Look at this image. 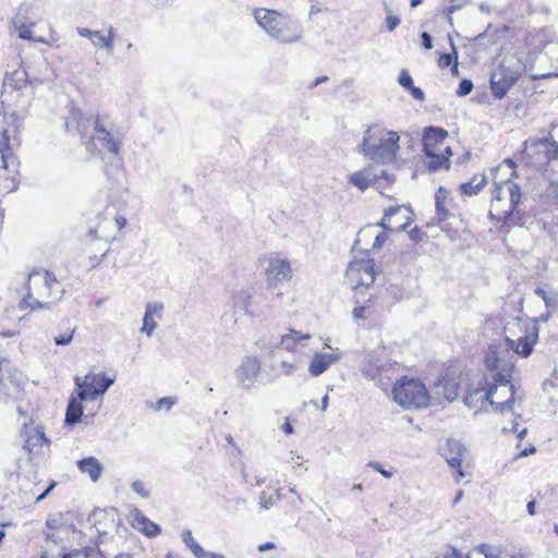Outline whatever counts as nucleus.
Returning <instances> with one entry per match:
<instances>
[{
  "label": "nucleus",
  "mask_w": 558,
  "mask_h": 558,
  "mask_svg": "<svg viewBox=\"0 0 558 558\" xmlns=\"http://www.w3.org/2000/svg\"><path fill=\"white\" fill-rule=\"evenodd\" d=\"M21 120L16 112H0V191L10 193L16 190L15 175L20 162L14 154L21 145Z\"/></svg>",
  "instance_id": "nucleus-1"
},
{
  "label": "nucleus",
  "mask_w": 558,
  "mask_h": 558,
  "mask_svg": "<svg viewBox=\"0 0 558 558\" xmlns=\"http://www.w3.org/2000/svg\"><path fill=\"white\" fill-rule=\"evenodd\" d=\"M75 391L71 395L65 411L64 422L74 425L82 421L83 402L96 401L102 397L114 378L108 377L105 373L89 372L85 376H75Z\"/></svg>",
  "instance_id": "nucleus-2"
},
{
  "label": "nucleus",
  "mask_w": 558,
  "mask_h": 558,
  "mask_svg": "<svg viewBox=\"0 0 558 558\" xmlns=\"http://www.w3.org/2000/svg\"><path fill=\"white\" fill-rule=\"evenodd\" d=\"M486 365L489 369V390L495 389L490 405L501 414L511 411L514 402V386L511 384L513 364L501 360L495 350L489 349Z\"/></svg>",
  "instance_id": "nucleus-3"
},
{
  "label": "nucleus",
  "mask_w": 558,
  "mask_h": 558,
  "mask_svg": "<svg viewBox=\"0 0 558 558\" xmlns=\"http://www.w3.org/2000/svg\"><path fill=\"white\" fill-rule=\"evenodd\" d=\"M464 376L457 368H448L445 374L439 369V376L436 380L425 377L426 384L421 381V409L441 404L442 402L454 401L465 384Z\"/></svg>",
  "instance_id": "nucleus-4"
},
{
  "label": "nucleus",
  "mask_w": 558,
  "mask_h": 558,
  "mask_svg": "<svg viewBox=\"0 0 558 558\" xmlns=\"http://www.w3.org/2000/svg\"><path fill=\"white\" fill-rule=\"evenodd\" d=\"M400 136L395 131L379 128H367L364 132L360 153L377 165H390L399 150Z\"/></svg>",
  "instance_id": "nucleus-5"
},
{
  "label": "nucleus",
  "mask_w": 558,
  "mask_h": 558,
  "mask_svg": "<svg viewBox=\"0 0 558 558\" xmlns=\"http://www.w3.org/2000/svg\"><path fill=\"white\" fill-rule=\"evenodd\" d=\"M254 19L271 38L281 43H294L302 37L298 23L288 13L258 8L254 10Z\"/></svg>",
  "instance_id": "nucleus-6"
},
{
  "label": "nucleus",
  "mask_w": 558,
  "mask_h": 558,
  "mask_svg": "<svg viewBox=\"0 0 558 558\" xmlns=\"http://www.w3.org/2000/svg\"><path fill=\"white\" fill-rule=\"evenodd\" d=\"M39 272L34 271L29 274L28 281H35V278ZM58 281L56 276L51 271H45L43 279L40 280L39 288L35 291L37 298H34L31 283L28 284L27 294L20 302V310L35 311L38 308H50L51 304L61 300L64 291L63 289H56Z\"/></svg>",
  "instance_id": "nucleus-7"
},
{
  "label": "nucleus",
  "mask_w": 558,
  "mask_h": 558,
  "mask_svg": "<svg viewBox=\"0 0 558 558\" xmlns=\"http://www.w3.org/2000/svg\"><path fill=\"white\" fill-rule=\"evenodd\" d=\"M521 187L511 180L494 182L489 216L496 221H505L517 209L521 201Z\"/></svg>",
  "instance_id": "nucleus-8"
},
{
  "label": "nucleus",
  "mask_w": 558,
  "mask_h": 558,
  "mask_svg": "<svg viewBox=\"0 0 558 558\" xmlns=\"http://www.w3.org/2000/svg\"><path fill=\"white\" fill-rule=\"evenodd\" d=\"M447 136L448 132L442 128L430 126L424 130L421 142L426 157L429 158L426 165L429 171L449 169V157L452 153L446 143Z\"/></svg>",
  "instance_id": "nucleus-9"
},
{
  "label": "nucleus",
  "mask_w": 558,
  "mask_h": 558,
  "mask_svg": "<svg viewBox=\"0 0 558 558\" xmlns=\"http://www.w3.org/2000/svg\"><path fill=\"white\" fill-rule=\"evenodd\" d=\"M40 83L37 80H28V74L23 69H17L12 72H7L2 92H1V104L10 108L15 104L20 109L24 110L32 97L33 92L25 93L33 84Z\"/></svg>",
  "instance_id": "nucleus-10"
},
{
  "label": "nucleus",
  "mask_w": 558,
  "mask_h": 558,
  "mask_svg": "<svg viewBox=\"0 0 558 558\" xmlns=\"http://www.w3.org/2000/svg\"><path fill=\"white\" fill-rule=\"evenodd\" d=\"M524 71L522 62L515 58L506 60L492 73L490 88L495 98L501 99Z\"/></svg>",
  "instance_id": "nucleus-11"
},
{
  "label": "nucleus",
  "mask_w": 558,
  "mask_h": 558,
  "mask_svg": "<svg viewBox=\"0 0 558 558\" xmlns=\"http://www.w3.org/2000/svg\"><path fill=\"white\" fill-rule=\"evenodd\" d=\"M377 271L374 259H354L347 268L345 280L353 290L363 292L374 283Z\"/></svg>",
  "instance_id": "nucleus-12"
},
{
  "label": "nucleus",
  "mask_w": 558,
  "mask_h": 558,
  "mask_svg": "<svg viewBox=\"0 0 558 558\" xmlns=\"http://www.w3.org/2000/svg\"><path fill=\"white\" fill-rule=\"evenodd\" d=\"M441 451L447 463L453 470V478L457 483L471 475L468 461L469 451L460 440L448 438Z\"/></svg>",
  "instance_id": "nucleus-13"
},
{
  "label": "nucleus",
  "mask_w": 558,
  "mask_h": 558,
  "mask_svg": "<svg viewBox=\"0 0 558 558\" xmlns=\"http://www.w3.org/2000/svg\"><path fill=\"white\" fill-rule=\"evenodd\" d=\"M264 266L265 280L268 288L276 289L292 279L293 270L289 259L279 254H270Z\"/></svg>",
  "instance_id": "nucleus-14"
},
{
  "label": "nucleus",
  "mask_w": 558,
  "mask_h": 558,
  "mask_svg": "<svg viewBox=\"0 0 558 558\" xmlns=\"http://www.w3.org/2000/svg\"><path fill=\"white\" fill-rule=\"evenodd\" d=\"M262 369V362L257 356L246 355L234 368L233 376L236 385L243 390H251L257 381Z\"/></svg>",
  "instance_id": "nucleus-15"
},
{
  "label": "nucleus",
  "mask_w": 558,
  "mask_h": 558,
  "mask_svg": "<svg viewBox=\"0 0 558 558\" xmlns=\"http://www.w3.org/2000/svg\"><path fill=\"white\" fill-rule=\"evenodd\" d=\"M494 393L495 389L489 390V377L486 375L481 377L475 385L466 387L463 402L469 409H482L486 402H493Z\"/></svg>",
  "instance_id": "nucleus-16"
},
{
  "label": "nucleus",
  "mask_w": 558,
  "mask_h": 558,
  "mask_svg": "<svg viewBox=\"0 0 558 558\" xmlns=\"http://www.w3.org/2000/svg\"><path fill=\"white\" fill-rule=\"evenodd\" d=\"M380 179H384L387 182L393 181L386 170L376 172L374 167L368 166L360 171L351 173L349 175V183L361 192H365L369 186L381 189L383 185L380 183Z\"/></svg>",
  "instance_id": "nucleus-17"
},
{
  "label": "nucleus",
  "mask_w": 558,
  "mask_h": 558,
  "mask_svg": "<svg viewBox=\"0 0 558 558\" xmlns=\"http://www.w3.org/2000/svg\"><path fill=\"white\" fill-rule=\"evenodd\" d=\"M393 400L404 409L418 408V379L402 378L392 389Z\"/></svg>",
  "instance_id": "nucleus-18"
},
{
  "label": "nucleus",
  "mask_w": 558,
  "mask_h": 558,
  "mask_svg": "<svg viewBox=\"0 0 558 558\" xmlns=\"http://www.w3.org/2000/svg\"><path fill=\"white\" fill-rule=\"evenodd\" d=\"M99 117L84 113L81 110H72L65 120V128L70 133H77L82 138L86 137L90 130L95 131V124L99 123Z\"/></svg>",
  "instance_id": "nucleus-19"
},
{
  "label": "nucleus",
  "mask_w": 558,
  "mask_h": 558,
  "mask_svg": "<svg viewBox=\"0 0 558 558\" xmlns=\"http://www.w3.org/2000/svg\"><path fill=\"white\" fill-rule=\"evenodd\" d=\"M538 338V329L535 324L525 328V335L513 340L509 337L506 338L507 350H512L514 353L529 356L532 353L533 347Z\"/></svg>",
  "instance_id": "nucleus-20"
},
{
  "label": "nucleus",
  "mask_w": 558,
  "mask_h": 558,
  "mask_svg": "<svg viewBox=\"0 0 558 558\" xmlns=\"http://www.w3.org/2000/svg\"><path fill=\"white\" fill-rule=\"evenodd\" d=\"M411 214L405 206H391L385 210L380 226L388 230H402L409 225Z\"/></svg>",
  "instance_id": "nucleus-21"
},
{
  "label": "nucleus",
  "mask_w": 558,
  "mask_h": 558,
  "mask_svg": "<svg viewBox=\"0 0 558 558\" xmlns=\"http://www.w3.org/2000/svg\"><path fill=\"white\" fill-rule=\"evenodd\" d=\"M92 140L93 142L100 144L102 149H107L112 155H118L120 150V135L108 131L101 122L95 124V131Z\"/></svg>",
  "instance_id": "nucleus-22"
},
{
  "label": "nucleus",
  "mask_w": 558,
  "mask_h": 558,
  "mask_svg": "<svg viewBox=\"0 0 558 558\" xmlns=\"http://www.w3.org/2000/svg\"><path fill=\"white\" fill-rule=\"evenodd\" d=\"M341 353L339 349L329 353H317L313 356L308 365V372L312 376H319L326 372L331 364L340 360Z\"/></svg>",
  "instance_id": "nucleus-23"
},
{
  "label": "nucleus",
  "mask_w": 558,
  "mask_h": 558,
  "mask_svg": "<svg viewBox=\"0 0 558 558\" xmlns=\"http://www.w3.org/2000/svg\"><path fill=\"white\" fill-rule=\"evenodd\" d=\"M162 310L163 305L159 302H150L146 304L142 331L146 332L148 337H150L156 329L157 322L155 320V317L160 319Z\"/></svg>",
  "instance_id": "nucleus-24"
},
{
  "label": "nucleus",
  "mask_w": 558,
  "mask_h": 558,
  "mask_svg": "<svg viewBox=\"0 0 558 558\" xmlns=\"http://www.w3.org/2000/svg\"><path fill=\"white\" fill-rule=\"evenodd\" d=\"M181 537L195 558H225L221 554L205 550L193 537L192 531L189 529L182 531Z\"/></svg>",
  "instance_id": "nucleus-25"
},
{
  "label": "nucleus",
  "mask_w": 558,
  "mask_h": 558,
  "mask_svg": "<svg viewBox=\"0 0 558 558\" xmlns=\"http://www.w3.org/2000/svg\"><path fill=\"white\" fill-rule=\"evenodd\" d=\"M450 193L447 189L439 186L435 194L436 218L438 222L447 220L449 216L448 205L450 204Z\"/></svg>",
  "instance_id": "nucleus-26"
},
{
  "label": "nucleus",
  "mask_w": 558,
  "mask_h": 558,
  "mask_svg": "<svg viewBox=\"0 0 558 558\" xmlns=\"http://www.w3.org/2000/svg\"><path fill=\"white\" fill-rule=\"evenodd\" d=\"M76 465L82 473L88 474L93 482H97L102 472V465L95 457L78 460Z\"/></svg>",
  "instance_id": "nucleus-27"
},
{
  "label": "nucleus",
  "mask_w": 558,
  "mask_h": 558,
  "mask_svg": "<svg viewBox=\"0 0 558 558\" xmlns=\"http://www.w3.org/2000/svg\"><path fill=\"white\" fill-rule=\"evenodd\" d=\"M378 227H381L380 222L376 225H369L361 229L359 232L360 238H374V242L372 245L373 248H380L388 239V235L385 231L377 230ZM361 239H359L356 243H359Z\"/></svg>",
  "instance_id": "nucleus-28"
},
{
  "label": "nucleus",
  "mask_w": 558,
  "mask_h": 558,
  "mask_svg": "<svg viewBox=\"0 0 558 558\" xmlns=\"http://www.w3.org/2000/svg\"><path fill=\"white\" fill-rule=\"evenodd\" d=\"M92 44L95 47L106 49L108 53H111L113 50V29L110 27L105 34L102 31H96L94 36L92 37Z\"/></svg>",
  "instance_id": "nucleus-29"
},
{
  "label": "nucleus",
  "mask_w": 558,
  "mask_h": 558,
  "mask_svg": "<svg viewBox=\"0 0 558 558\" xmlns=\"http://www.w3.org/2000/svg\"><path fill=\"white\" fill-rule=\"evenodd\" d=\"M538 151L546 155L549 159V162L556 166L555 160L558 159V144L554 141H549L548 138L538 140L535 143Z\"/></svg>",
  "instance_id": "nucleus-30"
},
{
  "label": "nucleus",
  "mask_w": 558,
  "mask_h": 558,
  "mask_svg": "<svg viewBox=\"0 0 558 558\" xmlns=\"http://www.w3.org/2000/svg\"><path fill=\"white\" fill-rule=\"evenodd\" d=\"M234 305L243 308L248 316H254L253 311L251 310L252 303V294L246 290H241L234 293L233 295Z\"/></svg>",
  "instance_id": "nucleus-31"
},
{
  "label": "nucleus",
  "mask_w": 558,
  "mask_h": 558,
  "mask_svg": "<svg viewBox=\"0 0 558 558\" xmlns=\"http://www.w3.org/2000/svg\"><path fill=\"white\" fill-rule=\"evenodd\" d=\"M310 335H301L296 330H291L290 333L283 335L281 337V347L288 351H292L295 349L296 344L304 339H310Z\"/></svg>",
  "instance_id": "nucleus-32"
},
{
  "label": "nucleus",
  "mask_w": 558,
  "mask_h": 558,
  "mask_svg": "<svg viewBox=\"0 0 558 558\" xmlns=\"http://www.w3.org/2000/svg\"><path fill=\"white\" fill-rule=\"evenodd\" d=\"M46 442L47 438L45 437V433L36 428L34 429V434L25 439L23 448L31 453L36 446L41 447Z\"/></svg>",
  "instance_id": "nucleus-33"
},
{
  "label": "nucleus",
  "mask_w": 558,
  "mask_h": 558,
  "mask_svg": "<svg viewBox=\"0 0 558 558\" xmlns=\"http://www.w3.org/2000/svg\"><path fill=\"white\" fill-rule=\"evenodd\" d=\"M485 184V177H481L480 179L477 177H474L470 182L462 183L460 187L465 195L471 196L477 194Z\"/></svg>",
  "instance_id": "nucleus-34"
},
{
  "label": "nucleus",
  "mask_w": 558,
  "mask_h": 558,
  "mask_svg": "<svg viewBox=\"0 0 558 558\" xmlns=\"http://www.w3.org/2000/svg\"><path fill=\"white\" fill-rule=\"evenodd\" d=\"M398 82L403 88L410 90L415 99H418V87L414 86L413 80L407 70L400 72Z\"/></svg>",
  "instance_id": "nucleus-35"
},
{
  "label": "nucleus",
  "mask_w": 558,
  "mask_h": 558,
  "mask_svg": "<svg viewBox=\"0 0 558 558\" xmlns=\"http://www.w3.org/2000/svg\"><path fill=\"white\" fill-rule=\"evenodd\" d=\"M401 262L405 265H409L408 271H411V268H415L416 262V251L415 250H403L401 253Z\"/></svg>",
  "instance_id": "nucleus-36"
},
{
  "label": "nucleus",
  "mask_w": 558,
  "mask_h": 558,
  "mask_svg": "<svg viewBox=\"0 0 558 558\" xmlns=\"http://www.w3.org/2000/svg\"><path fill=\"white\" fill-rule=\"evenodd\" d=\"M545 305L553 313L558 311V291L550 289V293L545 298Z\"/></svg>",
  "instance_id": "nucleus-37"
},
{
  "label": "nucleus",
  "mask_w": 558,
  "mask_h": 558,
  "mask_svg": "<svg viewBox=\"0 0 558 558\" xmlns=\"http://www.w3.org/2000/svg\"><path fill=\"white\" fill-rule=\"evenodd\" d=\"M32 26H33V24L32 25H25V24L21 25L17 28L19 37L22 39H25V40H36L39 43H44L43 38H38V39L33 38Z\"/></svg>",
  "instance_id": "nucleus-38"
},
{
  "label": "nucleus",
  "mask_w": 558,
  "mask_h": 558,
  "mask_svg": "<svg viewBox=\"0 0 558 558\" xmlns=\"http://www.w3.org/2000/svg\"><path fill=\"white\" fill-rule=\"evenodd\" d=\"M143 522L145 524V527L143 529L144 533L148 536H156L160 533V527L158 524L149 521L146 518H143Z\"/></svg>",
  "instance_id": "nucleus-39"
},
{
  "label": "nucleus",
  "mask_w": 558,
  "mask_h": 558,
  "mask_svg": "<svg viewBox=\"0 0 558 558\" xmlns=\"http://www.w3.org/2000/svg\"><path fill=\"white\" fill-rule=\"evenodd\" d=\"M473 89V83L470 80H462L459 84V87L457 89V95L460 97H464L469 95Z\"/></svg>",
  "instance_id": "nucleus-40"
},
{
  "label": "nucleus",
  "mask_w": 558,
  "mask_h": 558,
  "mask_svg": "<svg viewBox=\"0 0 558 558\" xmlns=\"http://www.w3.org/2000/svg\"><path fill=\"white\" fill-rule=\"evenodd\" d=\"M174 405V401L169 397L160 398L154 405L155 411L167 410L169 411Z\"/></svg>",
  "instance_id": "nucleus-41"
},
{
  "label": "nucleus",
  "mask_w": 558,
  "mask_h": 558,
  "mask_svg": "<svg viewBox=\"0 0 558 558\" xmlns=\"http://www.w3.org/2000/svg\"><path fill=\"white\" fill-rule=\"evenodd\" d=\"M63 525V518L61 513L49 515L47 519V526L49 529H60Z\"/></svg>",
  "instance_id": "nucleus-42"
},
{
  "label": "nucleus",
  "mask_w": 558,
  "mask_h": 558,
  "mask_svg": "<svg viewBox=\"0 0 558 558\" xmlns=\"http://www.w3.org/2000/svg\"><path fill=\"white\" fill-rule=\"evenodd\" d=\"M131 487L133 489V492L135 494H137L138 496H141L142 498H148L149 496V493L148 490L145 489L144 487V483L141 482V481H134L132 484H131Z\"/></svg>",
  "instance_id": "nucleus-43"
},
{
  "label": "nucleus",
  "mask_w": 558,
  "mask_h": 558,
  "mask_svg": "<svg viewBox=\"0 0 558 558\" xmlns=\"http://www.w3.org/2000/svg\"><path fill=\"white\" fill-rule=\"evenodd\" d=\"M367 466L372 468L373 470L379 472L383 476L386 478H390L393 475V471H387L383 468V465L379 462L371 461L368 462Z\"/></svg>",
  "instance_id": "nucleus-44"
},
{
  "label": "nucleus",
  "mask_w": 558,
  "mask_h": 558,
  "mask_svg": "<svg viewBox=\"0 0 558 558\" xmlns=\"http://www.w3.org/2000/svg\"><path fill=\"white\" fill-rule=\"evenodd\" d=\"M90 551L86 548L84 549H75L68 554H64L65 558H89Z\"/></svg>",
  "instance_id": "nucleus-45"
},
{
  "label": "nucleus",
  "mask_w": 558,
  "mask_h": 558,
  "mask_svg": "<svg viewBox=\"0 0 558 558\" xmlns=\"http://www.w3.org/2000/svg\"><path fill=\"white\" fill-rule=\"evenodd\" d=\"M260 509H269L274 505V498L267 496L266 493H262L258 501Z\"/></svg>",
  "instance_id": "nucleus-46"
},
{
  "label": "nucleus",
  "mask_w": 558,
  "mask_h": 558,
  "mask_svg": "<svg viewBox=\"0 0 558 558\" xmlns=\"http://www.w3.org/2000/svg\"><path fill=\"white\" fill-rule=\"evenodd\" d=\"M73 333H74V330H72L70 333L59 335L58 337L54 338V343L57 345L69 344L73 339Z\"/></svg>",
  "instance_id": "nucleus-47"
},
{
  "label": "nucleus",
  "mask_w": 558,
  "mask_h": 558,
  "mask_svg": "<svg viewBox=\"0 0 558 558\" xmlns=\"http://www.w3.org/2000/svg\"><path fill=\"white\" fill-rule=\"evenodd\" d=\"M438 66L445 69L452 63V54L451 53H439L437 60Z\"/></svg>",
  "instance_id": "nucleus-48"
},
{
  "label": "nucleus",
  "mask_w": 558,
  "mask_h": 558,
  "mask_svg": "<svg viewBox=\"0 0 558 558\" xmlns=\"http://www.w3.org/2000/svg\"><path fill=\"white\" fill-rule=\"evenodd\" d=\"M437 558H471V554L468 556H463L460 551H458L456 548H448L445 554H442L440 557Z\"/></svg>",
  "instance_id": "nucleus-49"
},
{
  "label": "nucleus",
  "mask_w": 558,
  "mask_h": 558,
  "mask_svg": "<svg viewBox=\"0 0 558 558\" xmlns=\"http://www.w3.org/2000/svg\"><path fill=\"white\" fill-rule=\"evenodd\" d=\"M408 240L410 241L411 244H407L405 246L408 247V250H412L410 246H415L418 240V227L415 226L414 228L411 229V231L408 234Z\"/></svg>",
  "instance_id": "nucleus-50"
},
{
  "label": "nucleus",
  "mask_w": 558,
  "mask_h": 558,
  "mask_svg": "<svg viewBox=\"0 0 558 558\" xmlns=\"http://www.w3.org/2000/svg\"><path fill=\"white\" fill-rule=\"evenodd\" d=\"M296 369V366L293 364V363H289L287 361H282L281 364H280V371L284 374V375H292Z\"/></svg>",
  "instance_id": "nucleus-51"
},
{
  "label": "nucleus",
  "mask_w": 558,
  "mask_h": 558,
  "mask_svg": "<svg viewBox=\"0 0 558 558\" xmlns=\"http://www.w3.org/2000/svg\"><path fill=\"white\" fill-rule=\"evenodd\" d=\"M400 23V20L397 16L389 15L386 19V28L389 32H392Z\"/></svg>",
  "instance_id": "nucleus-52"
},
{
  "label": "nucleus",
  "mask_w": 558,
  "mask_h": 558,
  "mask_svg": "<svg viewBox=\"0 0 558 558\" xmlns=\"http://www.w3.org/2000/svg\"><path fill=\"white\" fill-rule=\"evenodd\" d=\"M421 44L426 49H430L432 48V37L429 36V34H427L425 32L421 33Z\"/></svg>",
  "instance_id": "nucleus-53"
},
{
  "label": "nucleus",
  "mask_w": 558,
  "mask_h": 558,
  "mask_svg": "<svg viewBox=\"0 0 558 558\" xmlns=\"http://www.w3.org/2000/svg\"><path fill=\"white\" fill-rule=\"evenodd\" d=\"M471 0H450V2H452L453 4L451 5V8L449 9L450 12H453L456 10H459L461 9L462 7H464L465 4H468Z\"/></svg>",
  "instance_id": "nucleus-54"
},
{
  "label": "nucleus",
  "mask_w": 558,
  "mask_h": 558,
  "mask_svg": "<svg viewBox=\"0 0 558 558\" xmlns=\"http://www.w3.org/2000/svg\"><path fill=\"white\" fill-rule=\"evenodd\" d=\"M329 80V77L327 75H322V76H318L316 77L311 84H310V88H314L316 86H318L319 84L322 83H325Z\"/></svg>",
  "instance_id": "nucleus-55"
},
{
  "label": "nucleus",
  "mask_w": 558,
  "mask_h": 558,
  "mask_svg": "<svg viewBox=\"0 0 558 558\" xmlns=\"http://www.w3.org/2000/svg\"><path fill=\"white\" fill-rule=\"evenodd\" d=\"M56 486V483L52 482L46 489L45 492H43L37 498H36V501L39 502L41 500H44L48 494L50 493V490Z\"/></svg>",
  "instance_id": "nucleus-56"
},
{
  "label": "nucleus",
  "mask_w": 558,
  "mask_h": 558,
  "mask_svg": "<svg viewBox=\"0 0 558 558\" xmlns=\"http://www.w3.org/2000/svg\"><path fill=\"white\" fill-rule=\"evenodd\" d=\"M77 32H78L80 36L88 37L89 39H92L94 34L96 33V31H92V29H88V28H78Z\"/></svg>",
  "instance_id": "nucleus-57"
},
{
  "label": "nucleus",
  "mask_w": 558,
  "mask_h": 558,
  "mask_svg": "<svg viewBox=\"0 0 558 558\" xmlns=\"http://www.w3.org/2000/svg\"><path fill=\"white\" fill-rule=\"evenodd\" d=\"M549 293H550V289L547 290V289L541 288V287L535 289V294L538 295L539 298H542L544 302H545V298H547Z\"/></svg>",
  "instance_id": "nucleus-58"
},
{
  "label": "nucleus",
  "mask_w": 558,
  "mask_h": 558,
  "mask_svg": "<svg viewBox=\"0 0 558 558\" xmlns=\"http://www.w3.org/2000/svg\"><path fill=\"white\" fill-rule=\"evenodd\" d=\"M365 307L364 306H361V307H356L353 310L352 312V315L355 319H361L364 317V312H365Z\"/></svg>",
  "instance_id": "nucleus-59"
},
{
  "label": "nucleus",
  "mask_w": 558,
  "mask_h": 558,
  "mask_svg": "<svg viewBox=\"0 0 558 558\" xmlns=\"http://www.w3.org/2000/svg\"><path fill=\"white\" fill-rule=\"evenodd\" d=\"M276 548V545L275 543L272 542H267V543H264L262 545L258 546V551H266V550H271V549H275Z\"/></svg>",
  "instance_id": "nucleus-60"
},
{
  "label": "nucleus",
  "mask_w": 558,
  "mask_h": 558,
  "mask_svg": "<svg viewBox=\"0 0 558 558\" xmlns=\"http://www.w3.org/2000/svg\"><path fill=\"white\" fill-rule=\"evenodd\" d=\"M282 430L288 435H291L293 433V427L288 420L283 423Z\"/></svg>",
  "instance_id": "nucleus-61"
},
{
  "label": "nucleus",
  "mask_w": 558,
  "mask_h": 558,
  "mask_svg": "<svg viewBox=\"0 0 558 558\" xmlns=\"http://www.w3.org/2000/svg\"><path fill=\"white\" fill-rule=\"evenodd\" d=\"M551 315H553V312H550V311H548V310H547V311H546V313H543V314L538 317L537 322L546 323V322L551 317Z\"/></svg>",
  "instance_id": "nucleus-62"
},
{
  "label": "nucleus",
  "mask_w": 558,
  "mask_h": 558,
  "mask_svg": "<svg viewBox=\"0 0 558 558\" xmlns=\"http://www.w3.org/2000/svg\"><path fill=\"white\" fill-rule=\"evenodd\" d=\"M526 509L531 515H534L535 514V501L534 500L529 501L526 505Z\"/></svg>",
  "instance_id": "nucleus-63"
},
{
  "label": "nucleus",
  "mask_w": 558,
  "mask_h": 558,
  "mask_svg": "<svg viewBox=\"0 0 558 558\" xmlns=\"http://www.w3.org/2000/svg\"><path fill=\"white\" fill-rule=\"evenodd\" d=\"M328 401H329V397H328V393H326L323 399H322V411L325 412L328 408Z\"/></svg>",
  "instance_id": "nucleus-64"
}]
</instances>
